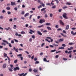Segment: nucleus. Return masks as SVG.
Wrapping results in <instances>:
<instances>
[{
  "instance_id": "f3484780",
  "label": "nucleus",
  "mask_w": 76,
  "mask_h": 76,
  "mask_svg": "<svg viewBox=\"0 0 76 76\" xmlns=\"http://www.w3.org/2000/svg\"><path fill=\"white\" fill-rule=\"evenodd\" d=\"M6 66H7L6 64H4L3 66V68H4V69H5V68L6 67Z\"/></svg>"
},
{
  "instance_id": "6ab92c4d",
  "label": "nucleus",
  "mask_w": 76,
  "mask_h": 76,
  "mask_svg": "<svg viewBox=\"0 0 76 76\" xmlns=\"http://www.w3.org/2000/svg\"><path fill=\"white\" fill-rule=\"evenodd\" d=\"M47 29H48L49 31H50L51 30V28H50V27L49 26L47 27Z\"/></svg>"
},
{
  "instance_id": "680f3d73",
  "label": "nucleus",
  "mask_w": 76,
  "mask_h": 76,
  "mask_svg": "<svg viewBox=\"0 0 76 76\" xmlns=\"http://www.w3.org/2000/svg\"><path fill=\"white\" fill-rule=\"evenodd\" d=\"M62 46L63 47H66V45H65V44H63L62 45Z\"/></svg>"
},
{
  "instance_id": "79ce46f5",
  "label": "nucleus",
  "mask_w": 76,
  "mask_h": 76,
  "mask_svg": "<svg viewBox=\"0 0 76 76\" xmlns=\"http://www.w3.org/2000/svg\"><path fill=\"white\" fill-rule=\"evenodd\" d=\"M41 7H42V5H41L39 6H38V9H39L40 8H41Z\"/></svg>"
},
{
  "instance_id": "13d9d810",
  "label": "nucleus",
  "mask_w": 76,
  "mask_h": 76,
  "mask_svg": "<svg viewBox=\"0 0 76 76\" xmlns=\"http://www.w3.org/2000/svg\"><path fill=\"white\" fill-rule=\"evenodd\" d=\"M22 7L23 8H25V6L24 5V4L22 5Z\"/></svg>"
},
{
  "instance_id": "4be33fe9",
  "label": "nucleus",
  "mask_w": 76,
  "mask_h": 76,
  "mask_svg": "<svg viewBox=\"0 0 76 76\" xmlns=\"http://www.w3.org/2000/svg\"><path fill=\"white\" fill-rule=\"evenodd\" d=\"M44 26V25L42 24L41 26H38V28H42V27H43V26Z\"/></svg>"
},
{
  "instance_id": "052dcab7",
  "label": "nucleus",
  "mask_w": 76,
  "mask_h": 76,
  "mask_svg": "<svg viewBox=\"0 0 76 76\" xmlns=\"http://www.w3.org/2000/svg\"><path fill=\"white\" fill-rule=\"evenodd\" d=\"M53 45H54V46H58V45H55V43H54L53 44Z\"/></svg>"
},
{
  "instance_id": "0e129e2a",
  "label": "nucleus",
  "mask_w": 76,
  "mask_h": 76,
  "mask_svg": "<svg viewBox=\"0 0 76 76\" xmlns=\"http://www.w3.org/2000/svg\"><path fill=\"white\" fill-rule=\"evenodd\" d=\"M42 5L43 6V7H45V4H44L42 3Z\"/></svg>"
},
{
  "instance_id": "de8ad7c7",
  "label": "nucleus",
  "mask_w": 76,
  "mask_h": 76,
  "mask_svg": "<svg viewBox=\"0 0 76 76\" xmlns=\"http://www.w3.org/2000/svg\"><path fill=\"white\" fill-rule=\"evenodd\" d=\"M46 5H47V6H48V5L51 6V4L50 3H47L46 4Z\"/></svg>"
},
{
  "instance_id": "f03ea898",
  "label": "nucleus",
  "mask_w": 76,
  "mask_h": 76,
  "mask_svg": "<svg viewBox=\"0 0 76 76\" xmlns=\"http://www.w3.org/2000/svg\"><path fill=\"white\" fill-rule=\"evenodd\" d=\"M66 15H67V14H66V13H64V14H63L62 16L63 18H64V19H68L69 18L67 16H66Z\"/></svg>"
},
{
  "instance_id": "3c124183",
  "label": "nucleus",
  "mask_w": 76,
  "mask_h": 76,
  "mask_svg": "<svg viewBox=\"0 0 76 76\" xmlns=\"http://www.w3.org/2000/svg\"><path fill=\"white\" fill-rule=\"evenodd\" d=\"M76 29V28L75 27H73L71 28V29H72V30H75V29Z\"/></svg>"
},
{
  "instance_id": "ea45409f",
  "label": "nucleus",
  "mask_w": 76,
  "mask_h": 76,
  "mask_svg": "<svg viewBox=\"0 0 76 76\" xmlns=\"http://www.w3.org/2000/svg\"><path fill=\"white\" fill-rule=\"evenodd\" d=\"M45 41H47L48 42H51V41H48V39H45Z\"/></svg>"
},
{
  "instance_id": "20e7f679",
  "label": "nucleus",
  "mask_w": 76,
  "mask_h": 76,
  "mask_svg": "<svg viewBox=\"0 0 76 76\" xmlns=\"http://www.w3.org/2000/svg\"><path fill=\"white\" fill-rule=\"evenodd\" d=\"M13 49H12L11 50H12V51H15H15L17 53H18V50H19V49L17 48V49H16L15 47H14L13 48Z\"/></svg>"
},
{
  "instance_id": "72a5a7b5",
  "label": "nucleus",
  "mask_w": 76,
  "mask_h": 76,
  "mask_svg": "<svg viewBox=\"0 0 76 76\" xmlns=\"http://www.w3.org/2000/svg\"><path fill=\"white\" fill-rule=\"evenodd\" d=\"M22 54H19L18 55H17L18 57H22Z\"/></svg>"
},
{
  "instance_id": "f704fd0d",
  "label": "nucleus",
  "mask_w": 76,
  "mask_h": 76,
  "mask_svg": "<svg viewBox=\"0 0 76 76\" xmlns=\"http://www.w3.org/2000/svg\"><path fill=\"white\" fill-rule=\"evenodd\" d=\"M66 4H68V5H71V3L67 2V3H66Z\"/></svg>"
},
{
  "instance_id": "393cba45",
  "label": "nucleus",
  "mask_w": 76,
  "mask_h": 76,
  "mask_svg": "<svg viewBox=\"0 0 76 76\" xmlns=\"http://www.w3.org/2000/svg\"><path fill=\"white\" fill-rule=\"evenodd\" d=\"M6 9H7V10H10V8L9 7H8L6 8Z\"/></svg>"
},
{
  "instance_id": "6e6d98bb",
  "label": "nucleus",
  "mask_w": 76,
  "mask_h": 76,
  "mask_svg": "<svg viewBox=\"0 0 76 76\" xmlns=\"http://www.w3.org/2000/svg\"><path fill=\"white\" fill-rule=\"evenodd\" d=\"M32 38H33V39H34V38H35V36H34V35H33L32 36Z\"/></svg>"
},
{
  "instance_id": "5fc2aeb1",
  "label": "nucleus",
  "mask_w": 76,
  "mask_h": 76,
  "mask_svg": "<svg viewBox=\"0 0 76 76\" xmlns=\"http://www.w3.org/2000/svg\"><path fill=\"white\" fill-rule=\"evenodd\" d=\"M53 15L52 14H50V18H52V17H53Z\"/></svg>"
},
{
  "instance_id": "b1692460",
  "label": "nucleus",
  "mask_w": 76,
  "mask_h": 76,
  "mask_svg": "<svg viewBox=\"0 0 76 76\" xmlns=\"http://www.w3.org/2000/svg\"><path fill=\"white\" fill-rule=\"evenodd\" d=\"M46 9V8H42V9H41V12H42V11H44Z\"/></svg>"
},
{
  "instance_id": "f8f14e48",
  "label": "nucleus",
  "mask_w": 76,
  "mask_h": 76,
  "mask_svg": "<svg viewBox=\"0 0 76 76\" xmlns=\"http://www.w3.org/2000/svg\"><path fill=\"white\" fill-rule=\"evenodd\" d=\"M37 33L39 35H42V34L41 32H40V31H37Z\"/></svg>"
},
{
  "instance_id": "2eb2a0df",
  "label": "nucleus",
  "mask_w": 76,
  "mask_h": 76,
  "mask_svg": "<svg viewBox=\"0 0 76 76\" xmlns=\"http://www.w3.org/2000/svg\"><path fill=\"white\" fill-rule=\"evenodd\" d=\"M69 28V25H67L66 27V29L67 30Z\"/></svg>"
},
{
  "instance_id": "aec40b11",
  "label": "nucleus",
  "mask_w": 76,
  "mask_h": 76,
  "mask_svg": "<svg viewBox=\"0 0 76 76\" xmlns=\"http://www.w3.org/2000/svg\"><path fill=\"white\" fill-rule=\"evenodd\" d=\"M18 75L19 76H23V73H22L21 74L18 73Z\"/></svg>"
},
{
  "instance_id": "412c9836",
  "label": "nucleus",
  "mask_w": 76,
  "mask_h": 76,
  "mask_svg": "<svg viewBox=\"0 0 76 76\" xmlns=\"http://www.w3.org/2000/svg\"><path fill=\"white\" fill-rule=\"evenodd\" d=\"M29 16V13H26L24 15V17H26V16Z\"/></svg>"
},
{
  "instance_id": "a18cd8bd",
  "label": "nucleus",
  "mask_w": 76,
  "mask_h": 76,
  "mask_svg": "<svg viewBox=\"0 0 76 76\" xmlns=\"http://www.w3.org/2000/svg\"><path fill=\"white\" fill-rule=\"evenodd\" d=\"M8 15H10L11 14V12L10 11H8L7 12Z\"/></svg>"
},
{
  "instance_id": "1a4fd4ad",
  "label": "nucleus",
  "mask_w": 76,
  "mask_h": 76,
  "mask_svg": "<svg viewBox=\"0 0 76 76\" xmlns=\"http://www.w3.org/2000/svg\"><path fill=\"white\" fill-rule=\"evenodd\" d=\"M71 34L73 36H75V35H76V32L74 33V32L73 31H71Z\"/></svg>"
},
{
  "instance_id": "a19ab883",
  "label": "nucleus",
  "mask_w": 76,
  "mask_h": 76,
  "mask_svg": "<svg viewBox=\"0 0 76 76\" xmlns=\"http://www.w3.org/2000/svg\"><path fill=\"white\" fill-rule=\"evenodd\" d=\"M25 14V11H22V12H21V14H22V15H24V14Z\"/></svg>"
},
{
  "instance_id": "e2e57ef3",
  "label": "nucleus",
  "mask_w": 76,
  "mask_h": 76,
  "mask_svg": "<svg viewBox=\"0 0 76 76\" xmlns=\"http://www.w3.org/2000/svg\"><path fill=\"white\" fill-rule=\"evenodd\" d=\"M62 10V9H59L58 10V12H61Z\"/></svg>"
},
{
  "instance_id": "4c0bfd02",
  "label": "nucleus",
  "mask_w": 76,
  "mask_h": 76,
  "mask_svg": "<svg viewBox=\"0 0 76 76\" xmlns=\"http://www.w3.org/2000/svg\"><path fill=\"white\" fill-rule=\"evenodd\" d=\"M56 51V50H51V52H52V53H53L54 52H55V51Z\"/></svg>"
},
{
  "instance_id": "49530a36",
  "label": "nucleus",
  "mask_w": 76,
  "mask_h": 76,
  "mask_svg": "<svg viewBox=\"0 0 76 76\" xmlns=\"http://www.w3.org/2000/svg\"><path fill=\"white\" fill-rule=\"evenodd\" d=\"M5 12H6V11H5V10H3L2 11V13H5Z\"/></svg>"
},
{
  "instance_id": "4468645a",
  "label": "nucleus",
  "mask_w": 76,
  "mask_h": 76,
  "mask_svg": "<svg viewBox=\"0 0 76 76\" xmlns=\"http://www.w3.org/2000/svg\"><path fill=\"white\" fill-rule=\"evenodd\" d=\"M11 4L12 6H14V5L16 4V3L15 2H11Z\"/></svg>"
},
{
  "instance_id": "09e8293b",
  "label": "nucleus",
  "mask_w": 76,
  "mask_h": 76,
  "mask_svg": "<svg viewBox=\"0 0 76 76\" xmlns=\"http://www.w3.org/2000/svg\"><path fill=\"white\" fill-rule=\"evenodd\" d=\"M56 5H54L53 6L52 8H53V9H54V8H56Z\"/></svg>"
},
{
  "instance_id": "9b49d317",
  "label": "nucleus",
  "mask_w": 76,
  "mask_h": 76,
  "mask_svg": "<svg viewBox=\"0 0 76 76\" xmlns=\"http://www.w3.org/2000/svg\"><path fill=\"white\" fill-rule=\"evenodd\" d=\"M47 38H48V39H50L51 40V42H53V39H51V37H47Z\"/></svg>"
},
{
  "instance_id": "bf43d9fd",
  "label": "nucleus",
  "mask_w": 76,
  "mask_h": 76,
  "mask_svg": "<svg viewBox=\"0 0 76 76\" xmlns=\"http://www.w3.org/2000/svg\"><path fill=\"white\" fill-rule=\"evenodd\" d=\"M32 69L31 68H30L29 69V72H32Z\"/></svg>"
},
{
  "instance_id": "a878e982",
  "label": "nucleus",
  "mask_w": 76,
  "mask_h": 76,
  "mask_svg": "<svg viewBox=\"0 0 76 76\" xmlns=\"http://www.w3.org/2000/svg\"><path fill=\"white\" fill-rule=\"evenodd\" d=\"M2 45H4V46H6V44L4 42H2L1 43Z\"/></svg>"
},
{
  "instance_id": "7c9ffc66",
  "label": "nucleus",
  "mask_w": 76,
  "mask_h": 76,
  "mask_svg": "<svg viewBox=\"0 0 76 76\" xmlns=\"http://www.w3.org/2000/svg\"><path fill=\"white\" fill-rule=\"evenodd\" d=\"M13 40H14L15 42H19V41L16 39H14Z\"/></svg>"
},
{
  "instance_id": "c9c22d12",
  "label": "nucleus",
  "mask_w": 76,
  "mask_h": 76,
  "mask_svg": "<svg viewBox=\"0 0 76 76\" xmlns=\"http://www.w3.org/2000/svg\"><path fill=\"white\" fill-rule=\"evenodd\" d=\"M48 32V31H47V30H45L43 31V33H47Z\"/></svg>"
},
{
  "instance_id": "c85d7f7f",
  "label": "nucleus",
  "mask_w": 76,
  "mask_h": 76,
  "mask_svg": "<svg viewBox=\"0 0 76 76\" xmlns=\"http://www.w3.org/2000/svg\"><path fill=\"white\" fill-rule=\"evenodd\" d=\"M63 9H67V7L66 6H65L63 8Z\"/></svg>"
},
{
  "instance_id": "473e14b6",
  "label": "nucleus",
  "mask_w": 76,
  "mask_h": 76,
  "mask_svg": "<svg viewBox=\"0 0 76 76\" xmlns=\"http://www.w3.org/2000/svg\"><path fill=\"white\" fill-rule=\"evenodd\" d=\"M4 57L5 58L7 57V54H6L5 53H4Z\"/></svg>"
},
{
  "instance_id": "774afa93",
  "label": "nucleus",
  "mask_w": 76,
  "mask_h": 76,
  "mask_svg": "<svg viewBox=\"0 0 76 76\" xmlns=\"http://www.w3.org/2000/svg\"><path fill=\"white\" fill-rule=\"evenodd\" d=\"M68 44L69 45H72V44H73V43L69 42V43Z\"/></svg>"
},
{
  "instance_id": "69168bd1",
  "label": "nucleus",
  "mask_w": 76,
  "mask_h": 76,
  "mask_svg": "<svg viewBox=\"0 0 76 76\" xmlns=\"http://www.w3.org/2000/svg\"><path fill=\"white\" fill-rule=\"evenodd\" d=\"M69 58H72V53H70V54L69 55Z\"/></svg>"
},
{
  "instance_id": "58836bf2",
  "label": "nucleus",
  "mask_w": 76,
  "mask_h": 76,
  "mask_svg": "<svg viewBox=\"0 0 76 76\" xmlns=\"http://www.w3.org/2000/svg\"><path fill=\"white\" fill-rule=\"evenodd\" d=\"M8 62L9 64H10V58H8Z\"/></svg>"
},
{
  "instance_id": "c756f323",
  "label": "nucleus",
  "mask_w": 76,
  "mask_h": 76,
  "mask_svg": "<svg viewBox=\"0 0 76 76\" xmlns=\"http://www.w3.org/2000/svg\"><path fill=\"white\" fill-rule=\"evenodd\" d=\"M13 68H12V69L11 68H9L8 70H9L10 72H12L13 71V70H12V69Z\"/></svg>"
},
{
  "instance_id": "603ef678",
  "label": "nucleus",
  "mask_w": 76,
  "mask_h": 76,
  "mask_svg": "<svg viewBox=\"0 0 76 76\" xmlns=\"http://www.w3.org/2000/svg\"><path fill=\"white\" fill-rule=\"evenodd\" d=\"M34 61H37V60H38V59L37 58H35L34 59Z\"/></svg>"
},
{
  "instance_id": "dca6fc26",
  "label": "nucleus",
  "mask_w": 76,
  "mask_h": 76,
  "mask_svg": "<svg viewBox=\"0 0 76 76\" xmlns=\"http://www.w3.org/2000/svg\"><path fill=\"white\" fill-rule=\"evenodd\" d=\"M33 72L35 73H37L38 72V70L36 69H34L33 70Z\"/></svg>"
},
{
  "instance_id": "0eeeda50",
  "label": "nucleus",
  "mask_w": 76,
  "mask_h": 76,
  "mask_svg": "<svg viewBox=\"0 0 76 76\" xmlns=\"http://www.w3.org/2000/svg\"><path fill=\"white\" fill-rule=\"evenodd\" d=\"M29 31H29V34H32V33H34L35 32V31L32 30L30 29Z\"/></svg>"
},
{
  "instance_id": "4d7b16f0",
  "label": "nucleus",
  "mask_w": 76,
  "mask_h": 76,
  "mask_svg": "<svg viewBox=\"0 0 76 76\" xmlns=\"http://www.w3.org/2000/svg\"><path fill=\"white\" fill-rule=\"evenodd\" d=\"M14 10H15V11H17V10H18V8L17 7L15 8Z\"/></svg>"
},
{
  "instance_id": "864d4df0",
  "label": "nucleus",
  "mask_w": 76,
  "mask_h": 76,
  "mask_svg": "<svg viewBox=\"0 0 76 76\" xmlns=\"http://www.w3.org/2000/svg\"><path fill=\"white\" fill-rule=\"evenodd\" d=\"M18 61V60L16 59L14 61V63H16Z\"/></svg>"
},
{
  "instance_id": "bb28decb",
  "label": "nucleus",
  "mask_w": 76,
  "mask_h": 76,
  "mask_svg": "<svg viewBox=\"0 0 76 76\" xmlns=\"http://www.w3.org/2000/svg\"><path fill=\"white\" fill-rule=\"evenodd\" d=\"M39 61H37L35 62L34 64H39Z\"/></svg>"
},
{
  "instance_id": "a211bd4d",
  "label": "nucleus",
  "mask_w": 76,
  "mask_h": 76,
  "mask_svg": "<svg viewBox=\"0 0 76 76\" xmlns=\"http://www.w3.org/2000/svg\"><path fill=\"white\" fill-rule=\"evenodd\" d=\"M45 25H46V26H50V25H51V23H46Z\"/></svg>"
},
{
  "instance_id": "e433bc0d",
  "label": "nucleus",
  "mask_w": 76,
  "mask_h": 76,
  "mask_svg": "<svg viewBox=\"0 0 76 76\" xmlns=\"http://www.w3.org/2000/svg\"><path fill=\"white\" fill-rule=\"evenodd\" d=\"M43 61H45V62H46L47 61V59L45 58H44Z\"/></svg>"
},
{
  "instance_id": "cd10ccee",
  "label": "nucleus",
  "mask_w": 76,
  "mask_h": 76,
  "mask_svg": "<svg viewBox=\"0 0 76 76\" xmlns=\"http://www.w3.org/2000/svg\"><path fill=\"white\" fill-rule=\"evenodd\" d=\"M18 57V58H20V59L21 61H22V60H23V57Z\"/></svg>"
},
{
  "instance_id": "6e6552de",
  "label": "nucleus",
  "mask_w": 76,
  "mask_h": 76,
  "mask_svg": "<svg viewBox=\"0 0 76 76\" xmlns=\"http://www.w3.org/2000/svg\"><path fill=\"white\" fill-rule=\"evenodd\" d=\"M15 35L16 36H18V37H19L18 38H20L21 37H20L22 36V35L20 34H18V32H16Z\"/></svg>"
},
{
  "instance_id": "2f4dec72",
  "label": "nucleus",
  "mask_w": 76,
  "mask_h": 76,
  "mask_svg": "<svg viewBox=\"0 0 76 76\" xmlns=\"http://www.w3.org/2000/svg\"><path fill=\"white\" fill-rule=\"evenodd\" d=\"M21 34H25V32L24 31H22L21 32Z\"/></svg>"
},
{
  "instance_id": "39448f33",
  "label": "nucleus",
  "mask_w": 76,
  "mask_h": 76,
  "mask_svg": "<svg viewBox=\"0 0 76 76\" xmlns=\"http://www.w3.org/2000/svg\"><path fill=\"white\" fill-rule=\"evenodd\" d=\"M45 22V21L44 19H41L39 21V23H42L43 22Z\"/></svg>"
},
{
  "instance_id": "ddd939ff",
  "label": "nucleus",
  "mask_w": 76,
  "mask_h": 76,
  "mask_svg": "<svg viewBox=\"0 0 76 76\" xmlns=\"http://www.w3.org/2000/svg\"><path fill=\"white\" fill-rule=\"evenodd\" d=\"M64 41V39H59L58 40L59 42H62Z\"/></svg>"
},
{
  "instance_id": "37998d69",
  "label": "nucleus",
  "mask_w": 76,
  "mask_h": 76,
  "mask_svg": "<svg viewBox=\"0 0 76 76\" xmlns=\"http://www.w3.org/2000/svg\"><path fill=\"white\" fill-rule=\"evenodd\" d=\"M63 60H64V61H66V60H67V59L66 58H63Z\"/></svg>"
},
{
  "instance_id": "7ed1b4c3",
  "label": "nucleus",
  "mask_w": 76,
  "mask_h": 76,
  "mask_svg": "<svg viewBox=\"0 0 76 76\" xmlns=\"http://www.w3.org/2000/svg\"><path fill=\"white\" fill-rule=\"evenodd\" d=\"M20 68L18 66H17L13 69L14 72H16V70H19Z\"/></svg>"
},
{
  "instance_id": "338daca9",
  "label": "nucleus",
  "mask_w": 76,
  "mask_h": 76,
  "mask_svg": "<svg viewBox=\"0 0 76 76\" xmlns=\"http://www.w3.org/2000/svg\"><path fill=\"white\" fill-rule=\"evenodd\" d=\"M27 75V73H26L25 74H24V73H23V76H26V75Z\"/></svg>"
},
{
  "instance_id": "5701e85b",
  "label": "nucleus",
  "mask_w": 76,
  "mask_h": 76,
  "mask_svg": "<svg viewBox=\"0 0 76 76\" xmlns=\"http://www.w3.org/2000/svg\"><path fill=\"white\" fill-rule=\"evenodd\" d=\"M61 49V50H63V49H64V47H61L58 48V49L60 50Z\"/></svg>"
},
{
  "instance_id": "8fccbe9b",
  "label": "nucleus",
  "mask_w": 76,
  "mask_h": 76,
  "mask_svg": "<svg viewBox=\"0 0 76 76\" xmlns=\"http://www.w3.org/2000/svg\"><path fill=\"white\" fill-rule=\"evenodd\" d=\"M11 44H14L15 42L13 40H11Z\"/></svg>"
},
{
  "instance_id": "c03bdc74",
  "label": "nucleus",
  "mask_w": 76,
  "mask_h": 76,
  "mask_svg": "<svg viewBox=\"0 0 76 76\" xmlns=\"http://www.w3.org/2000/svg\"><path fill=\"white\" fill-rule=\"evenodd\" d=\"M55 28H58V25H56L55 26Z\"/></svg>"
},
{
  "instance_id": "9d476101",
  "label": "nucleus",
  "mask_w": 76,
  "mask_h": 76,
  "mask_svg": "<svg viewBox=\"0 0 76 76\" xmlns=\"http://www.w3.org/2000/svg\"><path fill=\"white\" fill-rule=\"evenodd\" d=\"M5 29L6 30H7V31H9V29L10 30V31H12V28H11L10 27H8V28H5Z\"/></svg>"
},
{
  "instance_id": "f257e3e1",
  "label": "nucleus",
  "mask_w": 76,
  "mask_h": 76,
  "mask_svg": "<svg viewBox=\"0 0 76 76\" xmlns=\"http://www.w3.org/2000/svg\"><path fill=\"white\" fill-rule=\"evenodd\" d=\"M3 42H6L7 44H9V46L10 47H12V46L11 45V43H9V42H7V41L4 40H2Z\"/></svg>"
},
{
  "instance_id": "423d86ee",
  "label": "nucleus",
  "mask_w": 76,
  "mask_h": 76,
  "mask_svg": "<svg viewBox=\"0 0 76 76\" xmlns=\"http://www.w3.org/2000/svg\"><path fill=\"white\" fill-rule=\"evenodd\" d=\"M59 23H60L61 25H62V26H64V23L62 20H59Z\"/></svg>"
}]
</instances>
